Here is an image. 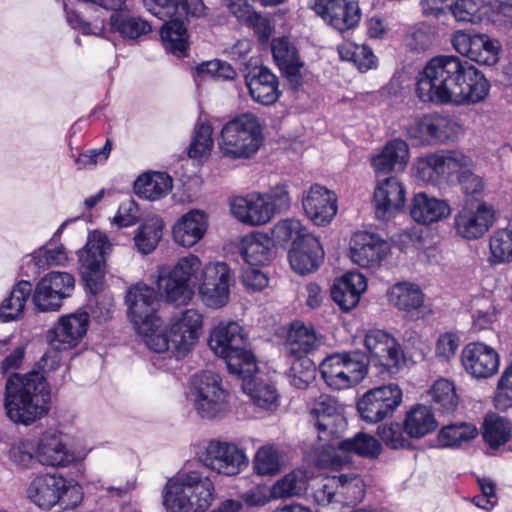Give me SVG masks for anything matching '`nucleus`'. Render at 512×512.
<instances>
[{
  "label": "nucleus",
  "mask_w": 512,
  "mask_h": 512,
  "mask_svg": "<svg viewBox=\"0 0 512 512\" xmlns=\"http://www.w3.org/2000/svg\"><path fill=\"white\" fill-rule=\"evenodd\" d=\"M490 84L473 64L454 55L431 58L416 78V95L424 103L469 105L488 95Z\"/></svg>",
  "instance_id": "obj_1"
},
{
  "label": "nucleus",
  "mask_w": 512,
  "mask_h": 512,
  "mask_svg": "<svg viewBox=\"0 0 512 512\" xmlns=\"http://www.w3.org/2000/svg\"><path fill=\"white\" fill-rule=\"evenodd\" d=\"M4 409L13 424L25 427L46 417L51 409V391L43 373L11 374L5 384Z\"/></svg>",
  "instance_id": "obj_2"
},
{
  "label": "nucleus",
  "mask_w": 512,
  "mask_h": 512,
  "mask_svg": "<svg viewBox=\"0 0 512 512\" xmlns=\"http://www.w3.org/2000/svg\"><path fill=\"white\" fill-rule=\"evenodd\" d=\"M214 498V483L197 471L178 473L163 490V504L171 512H204Z\"/></svg>",
  "instance_id": "obj_3"
},
{
  "label": "nucleus",
  "mask_w": 512,
  "mask_h": 512,
  "mask_svg": "<svg viewBox=\"0 0 512 512\" xmlns=\"http://www.w3.org/2000/svg\"><path fill=\"white\" fill-rule=\"evenodd\" d=\"M203 329V316L194 308L173 315L168 323V333L157 330L146 338L147 347L156 352H169L176 358L187 356L199 341Z\"/></svg>",
  "instance_id": "obj_4"
},
{
  "label": "nucleus",
  "mask_w": 512,
  "mask_h": 512,
  "mask_svg": "<svg viewBox=\"0 0 512 512\" xmlns=\"http://www.w3.org/2000/svg\"><path fill=\"white\" fill-rule=\"evenodd\" d=\"M243 328L236 322L220 323L210 334L211 350L226 362L228 371L245 377L257 372L254 355L246 348Z\"/></svg>",
  "instance_id": "obj_5"
},
{
  "label": "nucleus",
  "mask_w": 512,
  "mask_h": 512,
  "mask_svg": "<svg viewBox=\"0 0 512 512\" xmlns=\"http://www.w3.org/2000/svg\"><path fill=\"white\" fill-rule=\"evenodd\" d=\"M263 142V128L252 113L240 114L223 127L218 140L221 153L231 159L252 157Z\"/></svg>",
  "instance_id": "obj_6"
},
{
  "label": "nucleus",
  "mask_w": 512,
  "mask_h": 512,
  "mask_svg": "<svg viewBox=\"0 0 512 512\" xmlns=\"http://www.w3.org/2000/svg\"><path fill=\"white\" fill-rule=\"evenodd\" d=\"M204 267L197 255L188 254L181 257L172 269L159 268L158 290L167 302L185 304L193 294V287L203 277Z\"/></svg>",
  "instance_id": "obj_7"
},
{
  "label": "nucleus",
  "mask_w": 512,
  "mask_h": 512,
  "mask_svg": "<svg viewBox=\"0 0 512 512\" xmlns=\"http://www.w3.org/2000/svg\"><path fill=\"white\" fill-rule=\"evenodd\" d=\"M191 396L194 410L203 419H221L231 409L230 393L223 387L221 377L212 371L193 377Z\"/></svg>",
  "instance_id": "obj_8"
},
{
  "label": "nucleus",
  "mask_w": 512,
  "mask_h": 512,
  "mask_svg": "<svg viewBox=\"0 0 512 512\" xmlns=\"http://www.w3.org/2000/svg\"><path fill=\"white\" fill-rule=\"evenodd\" d=\"M160 296L162 295H159L154 288L144 283L133 285L126 294L129 317L145 343L146 338L162 326V320L158 315Z\"/></svg>",
  "instance_id": "obj_9"
},
{
  "label": "nucleus",
  "mask_w": 512,
  "mask_h": 512,
  "mask_svg": "<svg viewBox=\"0 0 512 512\" xmlns=\"http://www.w3.org/2000/svg\"><path fill=\"white\" fill-rule=\"evenodd\" d=\"M319 369L327 386L334 390L351 388L368 373L365 358L357 351L329 355L321 362Z\"/></svg>",
  "instance_id": "obj_10"
},
{
  "label": "nucleus",
  "mask_w": 512,
  "mask_h": 512,
  "mask_svg": "<svg viewBox=\"0 0 512 512\" xmlns=\"http://www.w3.org/2000/svg\"><path fill=\"white\" fill-rule=\"evenodd\" d=\"M66 494L74 497L71 506H77L82 500L81 488L58 473H40L26 488V497L39 508L46 510L58 504ZM68 506L70 503L65 504V507Z\"/></svg>",
  "instance_id": "obj_11"
},
{
  "label": "nucleus",
  "mask_w": 512,
  "mask_h": 512,
  "mask_svg": "<svg viewBox=\"0 0 512 512\" xmlns=\"http://www.w3.org/2000/svg\"><path fill=\"white\" fill-rule=\"evenodd\" d=\"M399 385L389 383L366 391L357 401V410L363 421L378 423L392 417L402 403Z\"/></svg>",
  "instance_id": "obj_12"
},
{
  "label": "nucleus",
  "mask_w": 512,
  "mask_h": 512,
  "mask_svg": "<svg viewBox=\"0 0 512 512\" xmlns=\"http://www.w3.org/2000/svg\"><path fill=\"white\" fill-rule=\"evenodd\" d=\"M111 245L105 233L94 230L88 234L85 246L78 252L79 272L93 294L100 288L104 258Z\"/></svg>",
  "instance_id": "obj_13"
},
{
  "label": "nucleus",
  "mask_w": 512,
  "mask_h": 512,
  "mask_svg": "<svg viewBox=\"0 0 512 512\" xmlns=\"http://www.w3.org/2000/svg\"><path fill=\"white\" fill-rule=\"evenodd\" d=\"M200 462L208 469L225 476L239 474L248 465L245 452L235 443L211 440L199 454Z\"/></svg>",
  "instance_id": "obj_14"
},
{
  "label": "nucleus",
  "mask_w": 512,
  "mask_h": 512,
  "mask_svg": "<svg viewBox=\"0 0 512 512\" xmlns=\"http://www.w3.org/2000/svg\"><path fill=\"white\" fill-rule=\"evenodd\" d=\"M234 283V274L224 262L205 265L203 277L199 282V294L203 303L210 308H221L229 301L230 286Z\"/></svg>",
  "instance_id": "obj_15"
},
{
  "label": "nucleus",
  "mask_w": 512,
  "mask_h": 512,
  "mask_svg": "<svg viewBox=\"0 0 512 512\" xmlns=\"http://www.w3.org/2000/svg\"><path fill=\"white\" fill-rule=\"evenodd\" d=\"M364 346L371 361L389 374L397 373L404 362L399 342L384 330H369L364 338Z\"/></svg>",
  "instance_id": "obj_16"
},
{
  "label": "nucleus",
  "mask_w": 512,
  "mask_h": 512,
  "mask_svg": "<svg viewBox=\"0 0 512 512\" xmlns=\"http://www.w3.org/2000/svg\"><path fill=\"white\" fill-rule=\"evenodd\" d=\"M75 287L74 277L67 272L52 271L36 286L33 301L38 310L56 311L64 298L70 297Z\"/></svg>",
  "instance_id": "obj_17"
},
{
  "label": "nucleus",
  "mask_w": 512,
  "mask_h": 512,
  "mask_svg": "<svg viewBox=\"0 0 512 512\" xmlns=\"http://www.w3.org/2000/svg\"><path fill=\"white\" fill-rule=\"evenodd\" d=\"M451 44L460 55L478 64L493 66L499 60L500 43L486 34L459 30L453 33Z\"/></svg>",
  "instance_id": "obj_18"
},
{
  "label": "nucleus",
  "mask_w": 512,
  "mask_h": 512,
  "mask_svg": "<svg viewBox=\"0 0 512 512\" xmlns=\"http://www.w3.org/2000/svg\"><path fill=\"white\" fill-rule=\"evenodd\" d=\"M495 212L485 202L465 204L453 219V228L457 236L465 240L481 238L493 225Z\"/></svg>",
  "instance_id": "obj_19"
},
{
  "label": "nucleus",
  "mask_w": 512,
  "mask_h": 512,
  "mask_svg": "<svg viewBox=\"0 0 512 512\" xmlns=\"http://www.w3.org/2000/svg\"><path fill=\"white\" fill-rule=\"evenodd\" d=\"M313 11L329 26L345 32L358 26L361 9L354 0H313Z\"/></svg>",
  "instance_id": "obj_20"
},
{
  "label": "nucleus",
  "mask_w": 512,
  "mask_h": 512,
  "mask_svg": "<svg viewBox=\"0 0 512 512\" xmlns=\"http://www.w3.org/2000/svg\"><path fill=\"white\" fill-rule=\"evenodd\" d=\"M89 315L79 312L64 315L48 330L47 341L55 351H67L76 347L86 335Z\"/></svg>",
  "instance_id": "obj_21"
},
{
  "label": "nucleus",
  "mask_w": 512,
  "mask_h": 512,
  "mask_svg": "<svg viewBox=\"0 0 512 512\" xmlns=\"http://www.w3.org/2000/svg\"><path fill=\"white\" fill-rule=\"evenodd\" d=\"M301 203L307 218L317 226L330 224L338 211L337 195L319 184L303 192Z\"/></svg>",
  "instance_id": "obj_22"
},
{
  "label": "nucleus",
  "mask_w": 512,
  "mask_h": 512,
  "mask_svg": "<svg viewBox=\"0 0 512 512\" xmlns=\"http://www.w3.org/2000/svg\"><path fill=\"white\" fill-rule=\"evenodd\" d=\"M310 415L320 440H328L345 426L342 406L335 398L326 394L320 395L314 402Z\"/></svg>",
  "instance_id": "obj_23"
},
{
  "label": "nucleus",
  "mask_w": 512,
  "mask_h": 512,
  "mask_svg": "<svg viewBox=\"0 0 512 512\" xmlns=\"http://www.w3.org/2000/svg\"><path fill=\"white\" fill-rule=\"evenodd\" d=\"M387 252L388 244L374 233L358 231L350 240V258L363 268L379 267Z\"/></svg>",
  "instance_id": "obj_24"
},
{
  "label": "nucleus",
  "mask_w": 512,
  "mask_h": 512,
  "mask_svg": "<svg viewBox=\"0 0 512 512\" xmlns=\"http://www.w3.org/2000/svg\"><path fill=\"white\" fill-rule=\"evenodd\" d=\"M38 465L51 468H63L75 461L68 449L63 434L55 429L44 431L35 439Z\"/></svg>",
  "instance_id": "obj_25"
},
{
  "label": "nucleus",
  "mask_w": 512,
  "mask_h": 512,
  "mask_svg": "<svg viewBox=\"0 0 512 512\" xmlns=\"http://www.w3.org/2000/svg\"><path fill=\"white\" fill-rule=\"evenodd\" d=\"M461 362L465 371L474 378L486 379L499 369V355L482 342L467 344L461 352Z\"/></svg>",
  "instance_id": "obj_26"
},
{
  "label": "nucleus",
  "mask_w": 512,
  "mask_h": 512,
  "mask_svg": "<svg viewBox=\"0 0 512 512\" xmlns=\"http://www.w3.org/2000/svg\"><path fill=\"white\" fill-rule=\"evenodd\" d=\"M406 202L404 185L395 177L379 181L374 189L373 205L376 217L388 220L402 211Z\"/></svg>",
  "instance_id": "obj_27"
},
{
  "label": "nucleus",
  "mask_w": 512,
  "mask_h": 512,
  "mask_svg": "<svg viewBox=\"0 0 512 512\" xmlns=\"http://www.w3.org/2000/svg\"><path fill=\"white\" fill-rule=\"evenodd\" d=\"M472 165L470 157L460 151H442L427 155L418 162V170L423 178L438 176H451L461 174Z\"/></svg>",
  "instance_id": "obj_28"
},
{
  "label": "nucleus",
  "mask_w": 512,
  "mask_h": 512,
  "mask_svg": "<svg viewBox=\"0 0 512 512\" xmlns=\"http://www.w3.org/2000/svg\"><path fill=\"white\" fill-rule=\"evenodd\" d=\"M230 210L240 222L251 226L267 224L273 218L267 202L259 192L235 197L231 202Z\"/></svg>",
  "instance_id": "obj_29"
},
{
  "label": "nucleus",
  "mask_w": 512,
  "mask_h": 512,
  "mask_svg": "<svg viewBox=\"0 0 512 512\" xmlns=\"http://www.w3.org/2000/svg\"><path fill=\"white\" fill-rule=\"evenodd\" d=\"M245 82L252 100L259 104L272 105L281 95L278 78L265 66L252 68Z\"/></svg>",
  "instance_id": "obj_30"
},
{
  "label": "nucleus",
  "mask_w": 512,
  "mask_h": 512,
  "mask_svg": "<svg viewBox=\"0 0 512 512\" xmlns=\"http://www.w3.org/2000/svg\"><path fill=\"white\" fill-rule=\"evenodd\" d=\"M324 259V250L315 236H306L297 241L289 251V261L292 269L305 275L314 272Z\"/></svg>",
  "instance_id": "obj_31"
},
{
  "label": "nucleus",
  "mask_w": 512,
  "mask_h": 512,
  "mask_svg": "<svg viewBox=\"0 0 512 512\" xmlns=\"http://www.w3.org/2000/svg\"><path fill=\"white\" fill-rule=\"evenodd\" d=\"M147 12L160 20L173 16L205 17L208 8L203 0H142Z\"/></svg>",
  "instance_id": "obj_32"
},
{
  "label": "nucleus",
  "mask_w": 512,
  "mask_h": 512,
  "mask_svg": "<svg viewBox=\"0 0 512 512\" xmlns=\"http://www.w3.org/2000/svg\"><path fill=\"white\" fill-rule=\"evenodd\" d=\"M450 204L443 199L430 196L425 192L415 194L411 200L410 215L418 224L438 223L451 214Z\"/></svg>",
  "instance_id": "obj_33"
},
{
  "label": "nucleus",
  "mask_w": 512,
  "mask_h": 512,
  "mask_svg": "<svg viewBox=\"0 0 512 512\" xmlns=\"http://www.w3.org/2000/svg\"><path fill=\"white\" fill-rule=\"evenodd\" d=\"M367 289V281L359 272H348L337 279L331 287V297L344 311L355 308Z\"/></svg>",
  "instance_id": "obj_34"
},
{
  "label": "nucleus",
  "mask_w": 512,
  "mask_h": 512,
  "mask_svg": "<svg viewBox=\"0 0 512 512\" xmlns=\"http://www.w3.org/2000/svg\"><path fill=\"white\" fill-rule=\"evenodd\" d=\"M207 217L204 212L191 210L184 214L173 226V240L183 247H192L206 233Z\"/></svg>",
  "instance_id": "obj_35"
},
{
  "label": "nucleus",
  "mask_w": 512,
  "mask_h": 512,
  "mask_svg": "<svg viewBox=\"0 0 512 512\" xmlns=\"http://www.w3.org/2000/svg\"><path fill=\"white\" fill-rule=\"evenodd\" d=\"M273 58L285 77L294 86L301 83L300 70L303 63L300 61L298 51L286 37L275 38L271 42Z\"/></svg>",
  "instance_id": "obj_36"
},
{
  "label": "nucleus",
  "mask_w": 512,
  "mask_h": 512,
  "mask_svg": "<svg viewBox=\"0 0 512 512\" xmlns=\"http://www.w3.org/2000/svg\"><path fill=\"white\" fill-rule=\"evenodd\" d=\"M409 161V147L401 139L389 141L382 151L373 156L371 165L377 173L403 171Z\"/></svg>",
  "instance_id": "obj_37"
},
{
  "label": "nucleus",
  "mask_w": 512,
  "mask_h": 512,
  "mask_svg": "<svg viewBox=\"0 0 512 512\" xmlns=\"http://www.w3.org/2000/svg\"><path fill=\"white\" fill-rule=\"evenodd\" d=\"M322 344L321 338L316 334L312 326H306L300 322L291 324L284 348L287 354L294 357H305L317 350Z\"/></svg>",
  "instance_id": "obj_38"
},
{
  "label": "nucleus",
  "mask_w": 512,
  "mask_h": 512,
  "mask_svg": "<svg viewBox=\"0 0 512 512\" xmlns=\"http://www.w3.org/2000/svg\"><path fill=\"white\" fill-rule=\"evenodd\" d=\"M196 16L167 17L160 30L161 40L165 49L177 56H186L188 50V34L185 20L198 19Z\"/></svg>",
  "instance_id": "obj_39"
},
{
  "label": "nucleus",
  "mask_w": 512,
  "mask_h": 512,
  "mask_svg": "<svg viewBox=\"0 0 512 512\" xmlns=\"http://www.w3.org/2000/svg\"><path fill=\"white\" fill-rule=\"evenodd\" d=\"M387 299L398 310L411 313L422 308L425 295L417 284L399 282L389 288Z\"/></svg>",
  "instance_id": "obj_40"
},
{
  "label": "nucleus",
  "mask_w": 512,
  "mask_h": 512,
  "mask_svg": "<svg viewBox=\"0 0 512 512\" xmlns=\"http://www.w3.org/2000/svg\"><path fill=\"white\" fill-rule=\"evenodd\" d=\"M271 239L261 232H253L242 237L239 251L244 261L251 266L265 265L270 261Z\"/></svg>",
  "instance_id": "obj_41"
},
{
  "label": "nucleus",
  "mask_w": 512,
  "mask_h": 512,
  "mask_svg": "<svg viewBox=\"0 0 512 512\" xmlns=\"http://www.w3.org/2000/svg\"><path fill=\"white\" fill-rule=\"evenodd\" d=\"M438 423L432 410L422 404L414 405L405 415L403 430L411 438H422L433 432Z\"/></svg>",
  "instance_id": "obj_42"
},
{
  "label": "nucleus",
  "mask_w": 512,
  "mask_h": 512,
  "mask_svg": "<svg viewBox=\"0 0 512 512\" xmlns=\"http://www.w3.org/2000/svg\"><path fill=\"white\" fill-rule=\"evenodd\" d=\"M312 475L302 468L294 469L276 481L270 488L274 500L300 496L307 490Z\"/></svg>",
  "instance_id": "obj_43"
},
{
  "label": "nucleus",
  "mask_w": 512,
  "mask_h": 512,
  "mask_svg": "<svg viewBox=\"0 0 512 512\" xmlns=\"http://www.w3.org/2000/svg\"><path fill=\"white\" fill-rule=\"evenodd\" d=\"M172 178L162 172L146 173L135 181V193L144 199L155 201L167 195L172 189Z\"/></svg>",
  "instance_id": "obj_44"
},
{
  "label": "nucleus",
  "mask_w": 512,
  "mask_h": 512,
  "mask_svg": "<svg viewBox=\"0 0 512 512\" xmlns=\"http://www.w3.org/2000/svg\"><path fill=\"white\" fill-rule=\"evenodd\" d=\"M255 373L245 377L237 375L243 380L242 389L250 397L255 405L266 410H272L278 406V393L276 388L266 382L253 377Z\"/></svg>",
  "instance_id": "obj_45"
},
{
  "label": "nucleus",
  "mask_w": 512,
  "mask_h": 512,
  "mask_svg": "<svg viewBox=\"0 0 512 512\" xmlns=\"http://www.w3.org/2000/svg\"><path fill=\"white\" fill-rule=\"evenodd\" d=\"M31 291L32 285L29 281L18 282L0 306V320L9 322L21 317Z\"/></svg>",
  "instance_id": "obj_46"
},
{
  "label": "nucleus",
  "mask_w": 512,
  "mask_h": 512,
  "mask_svg": "<svg viewBox=\"0 0 512 512\" xmlns=\"http://www.w3.org/2000/svg\"><path fill=\"white\" fill-rule=\"evenodd\" d=\"M9 463L17 471L32 470L38 464L35 439L20 438L13 442L7 452Z\"/></svg>",
  "instance_id": "obj_47"
},
{
  "label": "nucleus",
  "mask_w": 512,
  "mask_h": 512,
  "mask_svg": "<svg viewBox=\"0 0 512 512\" xmlns=\"http://www.w3.org/2000/svg\"><path fill=\"white\" fill-rule=\"evenodd\" d=\"M483 438L491 449L505 445L512 438V424L509 420L496 414L485 417Z\"/></svg>",
  "instance_id": "obj_48"
},
{
  "label": "nucleus",
  "mask_w": 512,
  "mask_h": 512,
  "mask_svg": "<svg viewBox=\"0 0 512 512\" xmlns=\"http://www.w3.org/2000/svg\"><path fill=\"white\" fill-rule=\"evenodd\" d=\"M478 429L473 423L460 422L449 424L440 429L437 440L442 447H459L475 439Z\"/></svg>",
  "instance_id": "obj_49"
},
{
  "label": "nucleus",
  "mask_w": 512,
  "mask_h": 512,
  "mask_svg": "<svg viewBox=\"0 0 512 512\" xmlns=\"http://www.w3.org/2000/svg\"><path fill=\"white\" fill-rule=\"evenodd\" d=\"M164 223L158 216L148 218L137 230L134 243L142 254H149L157 247L162 238Z\"/></svg>",
  "instance_id": "obj_50"
},
{
  "label": "nucleus",
  "mask_w": 512,
  "mask_h": 512,
  "mask_svg": "<svg viewBox=\"0 0 512 512\" xmlns=\"http://www.w3.org/2000/svg\"><path fill=\"white\" fill-rule=\"evenodd\" d=\"M109 24L111 30L119 32L123 38L127 39H136L151 31L148 21L118 12L111 15Z\"/></svg>",
  "instance_id": "obj_51"
},
{
  "label": "nucleus",
  "mask_w": 512,
  "mask_h": 512,
  "mask_svg": "<svg viewBox=\"0 0 512 512\" xmlns=\"http://www.w3.org/2000/svg\"><path fill=\"white\" fill-rule=\"evenodd\" d=\"M428 393L435 408L444 413L453 412L458 405L455 387L447 379L435 381Z\"/></svg>",
  "instance_id": "obj_52"
},
{
  "label": "nucleus",
  "mask_w": 512,
  "mask_h": 512,
  "mask_svg": "<svg viewBox=\"0 0 512 512\" xmlns=\"http://www.w3.org/2000/svg\"><path fill=\"white\" fill-rule=\"evenodd\" d=\"M336 477L340 480L337 498L338 504L353 506L363 499L365 485L360 477L353 474H341Z\"/></svg>",
  "instance_id": "obj_53"
},
{
  "label": "nucleus",
  "mask_w": 512,
  "mask_h": 512,
  "mask_svg": "<svg viewBox=\"0 0 512 512\" xmlns=\"http://www.w3.org/2000/svg\"><path fill=\"white\" fill-rule=\"evenodd\" d=\"M338 447L342 451L369 458L377 457L381 452L380 442L375 437L365 433H358L353 438L341 441Z\"/></svg>",
  "instance_id": "obj_54"
},
{
  "label": "nucleus",
  "mask_w": 512,
  "mask_h": 512,
  "mask_svg": "<svg viewBox=\"0 0 512 512\" xmlns=\"http://www.w3.org/2000/svg\"><path fill=\"white\" fill-rule=\"evenodd\" d=\"M213 128L208 122H199L189 147V157L197 160L207 158L213 148Z\"/></svg>",
  "instance_id": "obj_55"
},
{
  "label": "nucleus",
  "mask_w": 512,
  "mask_h": 512,
  "mask_svg": "<svg viewBox=\"0 0 512 512\" xmlns=\"http://www.w3.org/2000/svg\"><path fill=\"white\" fill-rule=\"evenodd\" d=\"M272 238L279 244H287L290 241L293 245L297 241H302L306 236H312L302 225V223L294 218H288L278 221L271 230Z\"/></svg>",
  "instance_id": "obj_56"
},
{
  "label": "nucleus",
  "mask_w": 512,
  "mask_h": 512,
  "mask_svg": "<svg viewBox=\"0 0 512 512\" xmlns=\"http://www.w3.org/2000/svg\"><path fill=\"white\" fill-rule=\"evenodd\" d=\"M490 260L493 263L512 261V230L500 229L495 231L489 240Z\"/></svg>",
  "instance_id": "obj_57"
},
{
  "label": "nucleus",
  "mask_w": 512,
  "mask_h": 512,
  "mask_svg": "<svg viewBox=\"0 0 512 512\" xmlns=\"http://www.w3.org/2000/svg\"><path fill=\"white\" fill-rule=\"evenodd\" d=\"M315 377L314 362L308 357H296L288 373L290 384L297 389H305L314 381Z\"/></svg>",
  "instance_id": "obj_58"
},
{
  "label": "nucleus",
  "mask_w": 512,
  "mask_h": 512,
  "mask_svg": "<svg viewBox=\"0 0 512 512\" xmlns=\"http://www.w3.org/2000/svg\"><path fill=\"white\" fill-rule=\"evenodd\" d=\"M484 0H454L451 12L454 18L460 22H480L486 13Z\"/></svg>",
  "instance_id": "obj_59"
},
{
  "label": "nucleus",
  "mask_w": 512,
  "mask_h": 512,
  "mask_svg": "<svg viewBox=\"0 0 512 512\" xmlns=\"http://www.w3.org/2000/svg\"><path fill=\"white\" fill-rule=\"evenodd\" d=\"M253 465L259 475H274L281 469L280 454L272 445L262 446L255 454Z\"/></svg>",
  "instance_id": "obj_60"
},
{
  "label": "nucleus",
  "mask_w": 512,
  "mask_h": 512,
  "mask_svg": "<svg viewBox=\"0 0 512 512\" xmlns=\"http://www.w3.org/2000/svg\"><path fill=\"white\" fill-rule=\"evenodd\" d=\"M431 140L438 142L453 141L462 133L461 126L445 116L432 115Z\"/></svg>",
  "instance_id": "obj_61"
},
{
  "label": "nucleus",
  "mask_w": 512,
  "mask_h": 512,
  "mask_svg": "<svg viewBox=\"0 0 512 512\" xmlns=\"http://www.w3.org/2000/svg\"><path fill=\"white\" fill-rule=\"evenodd\" d=\"M494 405L499 410L512 408V362L504 369L498 380Z\"/></svg>",
  "instance_id": "obj_62"
},
{
  "label": "nucleus",
  "mask_w": 512,
  "mask_h": 512,
  "mask_svg": "<svg viewBox=\"0 0 512 512\" xmlns=\"http://www.w3.org/2000/svg\"><path fill=\"white\" fill-rule=\"evenodd\" d=\"M262 196L268 204V208L274 217L276 214L287 211L291 206V197L288 192L287 186L284 184H277Z\"/></svg>",
  "instance_id": "obj_63"
},
{
  "label": "nucleus",
  "mask_w": 512,
  "mask_h": 512,
  "mask_svg": "<svg viewBox=\"0 0 512 512\" xmlns=\"http://www.w3.org/2000/svg\"><path fill=\"white\" fill-rule=\"evenodd\" d=\"M50 246L51 243H48L33 253L32 259L38 268L61 265L66 261L67 256L63 245L54 248H50Z\"/></svg>",
  "instance_id": "obj_64"
}]
</instances>
